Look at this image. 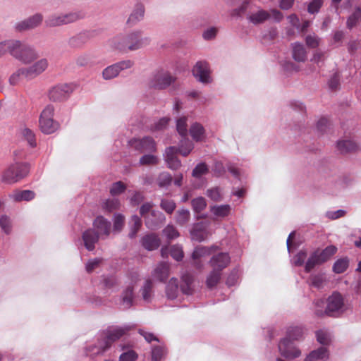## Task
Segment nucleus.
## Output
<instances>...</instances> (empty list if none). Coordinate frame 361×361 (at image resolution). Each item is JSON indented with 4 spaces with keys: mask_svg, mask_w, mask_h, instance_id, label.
Instances as JSON below:
<instances>
[{
    "mask_svg": "<svg viewBox=\"0 0 361 361\" xmlns=\"http://www.w3.org/2000/svg\"><path fill=\"white\" fill-rule=\"evenodd\" d=\"M187 118L181 117L177 121L176 129L178 133L181 135L183 138H186L188 135L187 130Z\"/></svg>",
    "mask_w": 361,
    "mask_h": 361,
    "instance_id": "09e8293b",
    "label": "nucleus"
},
{
    "mask_svg": "<svg viewBox=\"0 0 361 361\" xmlns=\"http://www.w3.org/2000/svg\"><path fill=\"white\" fill-rule=\"evenodd\" d=\"M178 149L176 147L166 148L165 152V160L168 167L172 170H177L181 166V162L177 157Z\"/></svg>",
    "mask_w": 361,
    "mask_h": 361,
    "instance_id": "a211bd4d",
    "label": "nucleus"
},
{
    "mask_svg": "<svg viewBox=\"0 0 361 361\" xmlns=\"http://www.w3.org/2000/svg\"><path fill=\"white\" fill-rule=\"evenodd\" d=\"M164 234L168 239H174L179 236V233L173 226L169 225L163 230Z\"/></svg>",
    "mask_w": 361,
    "mask_h": 361,
    "instance_id": "052dcab7",
    "label": "nucleus"
},
{
    "mask_svg": "<svg viewBox=\"0 0 361 361\" xmlns=\"http://www.w3.org/2000/svg\"><path fill=\"white\" fill-rule=\"evenodd\" d=\"M176 78L167 72H159L155 74L150 82V86L155 89L162 90L169 87Z\"/></svg>",
    "mask_w": 361,
    "mask_h": 361,
    "instance_id": "9b49d317",
    "label": "nucleus"
},
{
    "mask_svg": "<svg viewBox=\"0 0 361 361\" xmlns=\"http://www.w3.org/2000/svg\"><path fill=\"white\" fill-rule=\"evenodd\" d=\"M360 8H357V9L356 10V11L353 13L348 18V20H347V27L349 28V29H351L353 28L354 26L356 25L357 21H358V18H359V16L360 15Z\"/></svg>",
    "mask_w": 361,
    "mask_h": 361,
    "instance_id": "e2e57ef3",
    "label": "nucleus"
},
{
    "mask_svg": "<svg viewBox=\"0 0 361 361\" xmlns=\"http://www.w3.org/2000/svg\"><path fill=\"white\" fill-rule=\"evenodd\" d=\"M204 128L198 123H193L190 128V134L196 142H201L204 139Z\"/></svg>",
    "mask_w": 361,
    "mask_h": 361,
    "instance_id": "cd10ccee",
    "label": "nucleus"
},
{
    "mask_svg": "<svg viewBox=\"0 0 361 361\" xmlns=\"http://www.w3.org/2000/svg\"><path fill=\"white\" fill-rule=\"evenodd\" d=\"M190 214L189 210L182 209H179L176 213V223L180 226L185 225L190 220Z\"/></svg>",
    "mask_w": 361,
    "mask_h": 361,
    "instance_id": "37998d69",
    "label": "nucleus"
},
{
    "mask_svg": "<svg viewBox=\"0 0 361 361\" xmlns=\"http://www.w3.org/2000/svg\"><path fill=\"white\" fill-rule=\"evenodd\" d=\"M120 206V202L118 199H109L104 203V209L107 212H112L118 209Z\"/></svg>",
    "mask_w": 361,
    "mask_h": 361,
    "instance_id": "13d9d810",
    "label": "nucleus"
},
{
    "mask_svg": "<svg viewBox=\"0 0 361 361\" xmlns=\"http://www.w3.org/2000/svg\"><path fill=\"white\" fill-rule=\"evenodd\" d=\"M221 278V271L213 269L208 275L206 280V285L209 288H212L219 283Z\"/></svg>",
    "mask_w": 361,
    "mask_h": 361,
    "instance_id": "72a5a7b5",
    "label": "nucleus"
},
{
    "mask_svg": "<svg viewBox=\"0 0 361 361\" xmlns=\"http://www.w3.org/2000/svg\"><path fill=\"white\" fill-rule=\"evenodd\" d=\"M231 207L229 204L214 205L210 207V212L216 217L225 218L231 213Z\"/></svg>",
    "mask_w": 361,
    "mask_h": 361,
    "instance_id": "c756f323",
    "label": "nucleus"
},
{
    "mask_svg": "<svg viewBox=\"0 0 361 361\" xmlns=\"http://www.w3.org/2000/svg\"><path fill=\"white\" fill-rule=\"evenodd\" d=\"M145 13L144 6L141 4H137L135 6L134 11L130 15L127 23L128 25H133L140 20L143 16Z\"/></svg>",
    "mask_w": 361,
    "mask_h": 361,
    "instance_id": "c85d7f7f",
    "label": "nucleus"
},
{
    "mask_svg": "<svg viewBox=\"0 0 361 361\" xmlns=\"http://www.w3.org/2000/svg\"><path fill=\"white\" fill-rule=\"evenodd\" d=\"M131 61H123L106 68L102 73L105 80H110L118 75L121 70L130 68L133 66Z\"/></svg>",
    "mask_w": 361,
    "mask_h": 361,
    "instance_id": "f8f14e48",
    "label": "nucleus"
},
{
    "mask_svg": "<svg viewBox=\"0 0 361 361\" xmlns=\"http://www.w3.org/2000/svg\"><path fill=\"white\" fill-rule=\"evenodd\" d=\"M172 180L173 178L168 172L161 173L157 179V182L159 188L169 186L171 184Z\"/></svg>",
    "mask_w": 361,
    "mask_h": 361,
    "instance_id": "c03bdc74",
    "label": "nucleus"
},
{
    "mask_svg": "<svg viewBox=\"0 0 361 361\" xmlns=\"http://www.w3.org/2000/svg\"><path fill=\"white\" fill-rule=\"evenodd\" d=\"M322 0H313L308 5V12L312 14L317 13L322 7Z\"/></svg>",
    "mask_w": 361,
    "mask_h": 361,
    "instance_id": "338daca9",
    "label": "nucleus"
},
{
    "mask_svg": "<svg viewBox=\"0 0 361 361\" xmlns=\"http://www.w3.org/2000/svg\"><path fill=\"white\" fill-rule=\"evenodd\" d=\"M68 92V86L66 84L57 85L53 87L49 91V98L54 102H61L66 99Z\"/></svg>",
    "mask_w": 361,
    "mask_h": 361,
    "instance_id": "f3484780",
    "label": "nucleus"
},
{
    "mask_svg": "<svg viewBox=\"0 0 361 361\" xmlns=\"http://www.w3.org/2000/svg\"><path fill=\"white\" fill-rule=\"evenodd\" d=\"M126 189V185L122 181H118L113 183L110 189V193L113 196L118 195L123 193Z\"/></svg>",
    "mask_w": 361,
    "mask_h": 361,
    "instance_id": "5fc2aeb1",
    "label": "nucleus"
},
{
    "mask_svg": "<svg viewBox=\"0 0 361 361\" xmlns=\"http://www.w3.org/2000/svg\"><path fill=\"white\" fill-rule=\"evenodd\" d=\"M31 80V78L25 67H20L16 70L8 78V83L11 86H18L23 83V81Z\"/></svg>",
    "mask_w": 361,
    "mask_h": 361,
    "instance_id": "dca6fc26",
    "label": "nucleus"
},
{
    "mask_svg": "<svg viewBox=\"0 0 361 361\" xmlns=\"http://www.w3.org/2000/svg\"><path fill=\"white\" fill-rule=\"evenodd\" d=\"M130 232L129 233V237L133 238L135 237L137 233L142 226V221L140 217L135 215L132 216L130 221Z\"/></svg>",
    "mask_w": 361,
    "mask_h": 361,
    "instance_id": "79ce46f5",
    "label": "nucleus"
},
{
    "mask_svg": "<svg viewBox=\"0 0 361 361\" xmlns=\"http://www.w3.org/2000/svg\"><path fill=\"white\" fill-rule=\"evenodd\" d=\"M192 74L202 82H208L209 79V65L205 61H198L192 68Z\"/></svg>",
    "mask_w": 361,
    "mask_h": 361,
    "instance_id": "4468645a",
    "label": "nucleus"
},
{
    "mask_svg": "<svg viewBox=\"0 0 361 361\" xmlns=\"http://www.w3.org/2000/svg\"><path fill=\"white\" fill-rule=\"evenodd\" d=\"M322 262H320L319 257L317 256L315 252H313L310 257L308 258L305 267V270L306 272H310L316 266L322 264Z\"/></svg>",
    "mask_w": 361,
    "mask_h": 361,
    "instance_id": "ea45409f",
    "label": "nucleus"
},
{
    "mask_svg": "<svg viewBox=\"0 0 361 361\" xmlns=\"http://www.w3.org/2000/svg\"><path fill=\"white\" fill-rule=\"evenodd\" d=\"M141 244L146 250L152 251L159 247L161 240L157 234L149 233L142 238Z\"/></svg>",
    "mask_w": 361,
    "mask_h": 361,
    "instance_id": "6ab92c4d",
    "label": "nucleus"
},
{
    "mask_svg": "<svg viewBox=\"0 0 361 361\" xmlns=\"http://www.w3.org/2000/svg\"><path fill=\"white\" fill-rule=\"evenodd\" d=\"M146 226L149 229L157 228L161 223L160 216H157L155 212H152L143 217Z\"/></svg>",
    "mask_w": 361,
    "mask_h": 361,
    "instance_id": "f704fd0d",
    "label": "nucleus"
},
{
    "mask_svg": "<svg viewBox=\"0 0 361 361\" xmlns=\"http://www.w3.org/2000/svg\"><path fill=\"white\" fill-rule=\"evenodd\" d=\"M178 280L175 278L171 279L166 286V294L169 299L173 300L178 296Z\"/></svg>",
    "mask_w": 361,
    "mask_h": 361,
    "instance_id": "473e14b6",
    "label": "nucleus"
},
{
    "mask_svg": "<svg viewBox=\"0 0 361 361\" xmlns=\"http://www.w3.org/2000/svg\"><path fill=\"white\" fill-rule=\"evenodd\" d=\"M112 42L115 48L123 51L135 50L144 44L140 32H132L125 37H116L113 39Z\"/></svg>",
    "mask_w": 361,
    "mask_h": 361,
    "instance_id": "39448f33",
    "label": "nucleus"
},
{
    "mask_svg": "<svg viewBox=\"0 0 361 361\" xmlns=\"http://www.w3.org/2000/svg\"><path fill=\"white\" fill-rule=\"evenodd\" d=\"M230 260V256L227 252H220L211 258L209 264L212 269L222 271L229 264Z\"/></svg>",
    "mask_w": 361,
    "mask_h": 361,
    "instance_id": "2eb2a0df",
    "label": "nucleus"
},
{
    "mask_svg": "<svg viewBox=\"0 0 361 361\" xmlns=\"http://www.w3.org/2000/svg\"><path fill=\"white\" fill-rule=\"evenodd\" d=\"M0 227L6 234L11 233L12 228L11 221L6 215H2L0 217Z\"/></svg>",
    "mask_w": 361,
    "mask_h": 361,
    "instance_id": "8fccbe9b",
    "label": "nucleus"
},
{
    "mask_svg": "<svg viewBox=\"0 0 361 361\" xmlns=\"http://www.w3.org/2000/svg\"><path fill=\"white\" fill-rule=\"evenodd\" d=\"M317 338L319 343L322 345H327L330 342V336L328 333L319 330L316 333Z\"/></svg>",
    "mask_w": 361,
    "mask_h": 361,
    "instance_id": "0e129e2a",
    "label": "nucleus"
},
{
    "mask_svg": "<svg viewBox=\"0 0 361 361\" xmlns=\"http://www.w3.org/2000/svg\"><path fill=\"white\" fill-rule=\"evenodd\" d=\"M54 108L52 105H47L40 114L39 126L44 134H51L59 128V123L54 119Z\"/></svg>",
    "mask_w": 361,
    "mask_h": 361,
    "instance_id": "20e7f679",
    "label": "nucleus"
},
{
    "mask_svg": "<svg viewBox=\"0 0 361 361\" xmlns=\"http://www.w3.org/2000/svg\"><path fill=\"white\" fill-rule=\"evenodd\" d=\"M129 145L140 152H154L157 150L156 142L149 136L142 139H132L129 141Z\"/></svg>",
    "mask_w": 361,
    "mask_h": 361,
    "instance_id": "9d476101",
    "label": "nucleus"
},
{
    "mask_svg": "<svg viewBox=\"0 0 361 361\" xmlns=\"http://www.w3.org/2000/svg\"><path fill=\"white\" fill-rule=\"evenodd\" d=\"M214 247H197L192 252V257L197 268L201 269L202 264L198 261L201 257L208 256L213 252Z\"/></svg>",
    "mask_w": 361,
    "mask_h": 361,
    "instance_id": "412c9836",
    "label": "nucleus"
},
{
    "mask_svg": "<svg viewBox=\"0 0 361 361\" xmlns=\"http://www.w3.org/2000/svg\"><path fill=\"white\" fill-rule=\"evenodd\" d=\"M184 141H181V145L178 149V152H179L183 157H187L190 152L193 149L194 145L193 144L186 138H184Z\"/></svg>",
    "mask_w": 361,
    "mask_h": 361,
    "instance_id": "de8ad7c7",
    "label": "nucleus"
},
{
    "mask_svg": "<svg viewBox=\"0 0 361 361\" xmlns=\"http://www.w3.org/2000/svg\"><path fill=\"white\" fill-rule=\"evenodd\" d=\"M5 54L8 52L16 60L28 64L38 58V53L34 47L19 40L5 41Z\"/></svg>",
    "mask_w": 361,
    "mask_h": 361,
    "instance_id": "f257e3e1",
    "label": "nucleus"
},
{
    "mask_svg": "<svg viewBox=\"0 0 361 361\" xmlns=\"http://www.w3.org/2000/svg\"><path fill=\"white\" fill-rule=\"evenodd\" d=\"M93 225L97 232L88 229L82 235L85 246L90 251L94 249V244L98 241L99 235L108 236L111 231V223L102 216L95 219Z\"/></svg>",
    "mask_w": 361,
    "mask_h": 361,
    "instance_id": "f03ea898",
    "label": "nucleus"
},
{
    "mask_svg": "<svg viewBox=\"0 0 361 361\" xmlns=\"http://www.w3.org/2000/svg\"><path fill=\"white\" fill-rule=\"evenodd\" d=\"M344 305L343 298L338 293H334L327 299L325 312L329 317H336L342 312Z\"/></svg>",
    "mask_w": 361,
    "mask_h": 361,
    "instance_id": "1a4fd4ad",
    "label": "nucleus"
},
{
    "mask_svg": "<svg viewBox=\"0 0 361 361\" xmlns=\"http://www.w3.org/2000/svg\"><path fill=\"white\" fill-rule=\"evenodd\" d=\"M207 195L215 202H219L222 200L221 190L217 187L208 189L207 191Z\"/></svg>",
    "mask_w": 361,
    "mask_h": 361,
    "instance_id": "4d7b16f0",
    "label": "nucleus"
},
{
    "mask_svg": "<svg viewBox=\"0 0 361 361\" xmlns=\"http://www.w3.org/2000/svg\"><path fill=\"white\" fill-rule=\"evenodd\" d=\"M28 173L29 166L27 164L16 163L3 172L1 180L8 184L14 183L25 177Z\"/></svg>",
    "mask_w": 361,
    "mask_h": 361,
    "instance_id": "0eeeda50",
    "label": "nucleus"
},
{
    "mask_svg": "<svg viewBox=\"0 0 361 361\" xmlns=\"http://www.w3.org/2000/svg\"><path fill=\"white\" fill-rule=\"evenodd\" d=\"M209 169L205 163L197 164L192 170V175L195 178H200L202 175L207 173Z\"/></svg>",
    "mask_w": 361,
    "mask_h": 361,
    "instance_id": "603ef678",
    "label": "nucleus"
},
{
    "mask_svg": "<svg viewBox=\"0 0 361 361\" xmlns=\"http://www.w3.org/2000/svg\"><path fill=\"white\" fill-rule=\"evenodd\" d=\"M153 283L151 279L146 280L142 289V295L145 301L149 302L152 296Z\"/></svg>",
    "mask_w": 361,
    "mask_h": 361,
    "instance_id": "a18cd8bd",
    "label": "nucleus"
},
{
    "mask_svg": "<svg viewBox=\"0 0 361 361\" xmlns=\"http://www.w3.org/2000/svg\"><path fill=\"white\" fill-rule=\"evenodd\" d=\"M20 132L21 136L27 141L30 146L32 147L36 146L35 135L31 129L25 126L20 128Z\"/></svg>",
    "mask_w": 361,
    "mask_h": 361,
    "instance_id": "58836bf2",
    "label": "nucleus"
},
{
    "mask_svg": "<svg viewBox=\"0 0 361 361\" xmlns=\"http://www.w3.org/2000/svg\"><path fill=\"white\" fill-rule=\"evenodd\" d=\"M314 252L319 257L320 262L323 264L329 260L336 253L337 247L334 245H329L322 250H317Z\"/></svg>",
    "mask_w": 361,
    "mask_h": 361,
    "instance_id": "bb28decb",
    "label": "nucleus"
},
{
    "mask_svg": "<svg viewBox=\"0 0 361 361\" xmlns=\"http://www.w3.org/2000/svg\"><path fill=\"white\" fill-rule=\"evenodd\" d=\"M293 57L298 62H304L307 59V53L304 46L300 43L293 44Z\"/></svg>",
    "mask_w": 361,
    "mask_h": 361,
    "instance_id": "7c9ffc66",
    "label": "nucleus"
},
{
    "mask_svg": "<svg viewBox=\"0 0 361 361\" xmlns=\"http://www.w3.org/2000/svg\"><path fill=\"white\" fill-rule=\"evenodd\" d=\"M133 287L134 286L133 284L128 286L123 293L122 300L126 308H129L133 304Z\"/></svg>",
    "mask_w": 361,
    "mask_h": 361,
    "instance_id": "4c0bfd02",
    "label": "nucleus"
},
{
    "mask_svg": "<svg viewBox=\"0 0 361 361\" xmlns=\"http://www.w3.org/2000/svg\"><path fill=\"white\" fill-rule=\"evenodd\" d=\"M171 256L176 261H180L183 258L184 254L180 246L175 245L170 248Z\"/></svg>",
    "mask_w": 361,
    "mask_h": 361,
    "instance_id": "6e6d98bb",
    "label": "nucleus"
},
{
    "mask_svg": "<svg viewBox=\"0 0 361 361\" xmlns=\"http://www.w3.org/2000/svg\"><path fill=\"white\" fill-rule=\"evenodd\" d=\"M349 265V260L347 257L338 259L333 266V271L336 274L343 273Z\"/></svg>",
    "mask_w": 361,
    "mask_h": 361,
    "instance_id": "a19ab883",
    "label": "nucleus"
},
{
    "mask_svg": "<svg viewBox=\"0 0 361 361\" xmlns=\"http://www.w3.org/2000/svg\"><path fill=\"white\" fill-rule=\"evenodd\" d=\"M169 264L160 262L152 272V276L160 282H165L169 276Z\"/></svg>",
    "mask_w": 361,
    "mask_h": 361,
    "instance_id": "aec40b11",
    "label": "nucleus"
},
{
    "mask_svg": "<svg viewBox=\"0 0 361 361\" xmlns=\"http://www.w3.org/2000/svg\"><path fill=\"white\" fill-rule=\"evenodd\" d=\"M269 16L270 15L267 11L260 9L255 12L252 9L250 14H247V19L252 24L257 25L264 23Z\"/></svg>",
    "mask_w": 361,
    "mask_h": 361,
    "instance_id": "4be33fe9",
    "label": "nucleus"
},
{
    "mask_svg": "<svg viewBox=\"0 0 361 361\" xmlns=\"http://www.w3.org/2000/svg\"><path fill=\"white\" fill-rule=\"evenodd\" d=\"M124 225V216L121 214H116L114 218V230L121 231Z\"/></svg>",
    "mask_w": 361,
    "mask_h": 361,
    "instance_id": "774afa93",
    "label": "nucleus"
},
{
    "mask_svg": "<svg viewBox=\"0 0 361 361\" xmlns=\"http://www.w3.org/2000/svg\"><path fill=\"white\" fill-rule=\"evenodd\" d=\"M192 207L196 213L203 211L207 207V202L204 197H200L195 198L191 202Z\"/></svg>",
    "mask_w": 361,
    "mask_h": 361,
    "instance_id": "49530a36",
    "label": "nucleus"
},
{
    "mask_svg": "<svg viewBox=\"0 0 361 361\" xmlns=\"http://www.w3.org/2000/svg\"><path fill=\"white\" fill-rule=\"evenodd\" d=\"M160 207L166 213L171 214L175 210L176 205L173 200L163 199L161 201Z\"/></svg>",
    "mask_w": 361,
    "mask_h": 361,
    "instance_id": "3c124183",
    "label": "nucleus"
},
{
    "mask_svg": "<svg viewBox=\"0 0 361 361\" xmlns=\"http://www.w3.org/2000/svg\"><path fill=\"white\" fill-rule=\"evenodd\" d=\"M166 354V350L162 346H154L152 350V358L153 361H160Z\"/></svg>",
    "mask_w": 361,
    "mask_h": 361,
    "instance_id": "864d4df0",
    "label": "nucleus"
},
{
    "mask_svg": "<svg viewBox=\"0 0 361 361\" xmlns=\"http://www.w3.org/2000/svg\"><path fill=\"white\" fill-rule=\"evenodd\" d=\"M49 63L47 59L42 58L36 61H35L30 66L25 67L31 79H35L44 72L49 68Z\"/></svg>",
    "mask_w": 361,
    "mask_h": 361,
    "instance_id": "ddd939ff",
    "label": "nucleus"
},
{
    "mask_svg": "<svg viewBox=\"0 0 361 361\" xmlns=\"http://www.w3.org/2000/svg\"><path fill=\"white\" fill-rule=\"evenodd\" d=\"M141 165H156L158 164V158L152 154L143 155L140 159Z\"/></svg>",
    "mask_w": 361,
    "mask_h": 361,
    "instance_id": "bf43d9fd",
    "label": "nucleus"
},
{
    "mask_svg": "<svg viewBox=\"0 0 361 361\" xmlns=\"http://www.w3.org/2000/svg\"><path fill=\"white\" fill-rule=\"evenodd\" d=\"M43 19V15L37 13L16 23L14 25V28L16 31L19 32L33 30L42 24Z\"/></svg>",
    "mask_w": 361,
    "mask_h": 361,
    "instance_id": "6e6552de",
    "label": "nucleus"
},
{
    "mask_svg": "<svg viewBox=\"0 0 361 361\" xmlns=\"http://www.w3.org/2000/svg\"><path fill=\"white\" fill-rule=\"evenodd\" d=\"M132 329L133 327L130 326L116 328L109 327L103 332L104 337L99 341L102 351L104 352L108 350L114 342L126 335Z\"/></svg>",
    "mask_w": 361,
    "mask_h": 361,
    "instance_id": "423d86ee",
    "label": "nucleus"
},
{
    "mask_svg": "<svg viewBox=\"0 0 361 361\" xmlns=\"http://www.w3.org/2000/svg\"><path fill=\"white\" fill-rule=\"evenodd\" d=\"M337 148L341 153L345 154L357 151L358 146L352 140H340L337 142Z\"/></svg>",
    "mask_w": 361,
    "mask_h": 361,
    "instance_id": "b1692460",
    "label": "nucleus"
},
{
    "mask_svg": "<svg viewBox=\"0 0 361 361\" xmlns=\"http://www.w3.org/2000/svg\"><path fill=\"white\" fill-rule=\"evenodd\" d=\"M137 354L133 350L122 353L119 357V361H135Z\"/></svg>",
    "mask_w": 361,
    "mask_h": 361,
    "instance_id": "680f3d73",
    "label": "nucleus"
},
{
    "mask_svg": "<svg viewBox=\"0 0 361 361\" xmlns=\"http://www.w3.org/2000/svg\"><path fill=\"white\" fill-rule=\"evenodd\" d=\"M190 234L192 240L199 242L203 241L207 237L204 224L202 223L196 224L192 228Z\"/></svg>",
    "mask_w": 361,
    "mask_h": 361,
    "instance_id": "a878e982",
    "label": "nucleus"
},
{
    "mask_svg": "<svg viewBox=\"0 0 361 361\" xmlns=\"http://www.w3.org/2000/svg\"><path fill=\"white\" fill-rule=\"evenodd\" d=\"M66 14H54L47 18V19L45 20V25L48 27L61 26L66 24Z\"/></svg>",
    "mask_w": 361,
    "mask_h": 361,
    "instance_id": "393cba45",
    "label": "nucleus"
},
{
    "mask_svg": "<svg viewBox=\"0 0 361 361\" xmlns=\"http://www.w3.org/2000/svg\"><path fill=\"white\" fill-rule=\"evenodd\" d=\"M183 283L180 285L182 292L186 295H190L192 293V283L193 279L190 274H185L182 276Z\"/></svg>",
    "mask_w": 361,
    "mask_h": 361,
    "instance_id": "c9c22d12",
    "label": "nucleus"
},
{
    "mask_svg": "<svg viewBox=\"0 0 361 361\" xmlns=\"http://www.w3.org/2000/svg\"><path fill=\"white\" fill-rule=\"evenodd\" d=\"M329 357V353L326 348L321 347L317 350L312 351L305 359V361H324Z\"/></svg>",
    "mask_w": 361,
    "mask_h": 361,
    "instance_id": "5701e85b",
    "label": "nucleus"
},
{
    "mask_svg": "<svg viewBox=\"0 0 361 361\" xmlns=\"http://www.w3.org/2000/svg\"><path fill=\"white\" fill-rule=\"evenodd\" d=\"M303 329L300 326H290L287 330V336L283 338L279 349L281 354L286 358H295L300 355V350L293 345L292 341L302 337Z\"/></svg>",
    "mask_w": 361,
    "mask_h": 361,
    "instance_id": "7ed1b4c3",
    "label": "nucleus"
},
{
    "mask_svg": "<svg viewBox=\"0 0 361 361\" xmlns=\"http://www.w3.org/2000/svg\"><path fill=\"white\" fill-rule=\"evenodd\" d=\"M252 8L253 6L250 4L249 1H245L239 8L233 11L232 15L236 16H242L245 15L247 17V14H250Z\"/></svg>",
    "mask_w": 361,
    "mask_h": 361,
    "instance_id": "e433bc0d",
    "label": "nucleus"
},
{
    "mask_svg": "<svg viewBox=\"0 0 361 361\" xmlns=\"http://www.w3.org/2000/svg\"><path fill=\"white\" fill-rule=\"evenodd\" d=\"M314 304H315V307H316V309L314 310V314H316V316H317L319 317H322L326 315L327 316V314L324 313L325 310H322V308L325 304L324 300H322V299L317 300L315 301Z\"/></svg>",
    "mask_w": 361,
    "mask_h": 361,
    "instance_id": "69168bd1",
    "label": "nucleus"
},
{
    "mask_svg": "<svg viewBox=\"0 0 361 361\" xmlns=\"http://www.w3.org/2000/svg\"><path fill=\"white\" fill-rule=\"evenodd\" d=\"M10 197L15 201H30L35 197V192L32 190H26L22 191H15Z\"/></svg>",
    "mask_w": 361,
    "mask_h": 361,
    "instance_id": "2f4dec72",
    "label": "nucleus"
}]
</instances>
